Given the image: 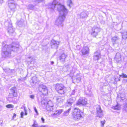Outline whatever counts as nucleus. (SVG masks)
I'll use <instances>...</instances> for the list:
<instances>
[{"label": "nucleus", "instance_id": "9d476101", "mask_svg": "<svg viewBox=\"0 0 127 127\" xmlns=\"http://www.w3.org/2000/svg\"><path fill=\"white\" fill-rule=\"evenodd\" d=\"M112 108L114 110H119L120 109V105L119 104L117 103L116 105L113 106Z\"/></svg>", "mask_w": 127, "mask_h": 127}, {"label": "nucleus", "instance_id": "39448f33", "mask_svg": "<svg viewBox=\"0 0 127 127\" xmlns=\"http://www.w3.org/2000/svg\"><path fill=\"white\" fill-rule=\"evenodd\" d=\"M89 48L87 47H84L81 50L82 55H85L89 53Z\"/></svg>", "mask_w": 127, "mask_h": 127}, {"label": "nucleus", "instance_id": "393cba45", "mask_svg": "<svg viewBox=\"0 0 127 127\" xmlns=\"http://www.w3.org/2000/svg\"><path fill=\"white\" fill-rule=\"evenodd\" d=\"M51 63L52 64H53L54 63V62H53V61L51 62Z\"/></svg>", "mask_w": 127, "mask_h": 127}, {"label": "nucleus", "instance_id": "f3484780", "mask_svg": "<svg viewBox=\"0 0 127 127\" xmlns=\"http://www.w3.org/2000/svg\"><path fill=\"white\" fill-rule=\"evenodd\" d=\"M67 2L68 3V5L70 6V5L72 4V2L71 0H68Z\"/></svg>", "mask_w": 127, "mask_h": 127}, {"label": "nucleus", "instance_id": "f257e3e1", "mask_svg": "<svg viewBox=\"0 0 127 127\" xmlns=\"http://www.w3.org/2000/svg\"><path fill=\"white\" fill-rule=\"evenodd\" d=\"M83 113L78 108L75 107L72 113V118L75 121L79 120L83 118Z\"/></svg>", "mask_w": 127, "mask_h": 127}, {"label": "nucleus", "instance_id": "aec40b11", "mask_svg": "<svg viewBox=\"0 0 127 127\" xmlns=\"http://www.w3.org/2000/svg\"><path fill=\"white\" fill-rule=\"evenodd\" d=\"M37 124L34 123L32 125L33 127H37Z\"/></svg>", "mask_w": 127, "mask_h": 127}, {"label": "nucleus", "instance_id": "412c9836", "mask_svg": "<svg viewBox=\"0 0 127 127\" xmlns=\"http://www.w3.org/2000/svg\"><path fill=\"white\" fill-rule=\"evenodd\" d=\"M34 110L35 112L37 114H38V112H37V110L36 109V108L35 107H34Z\"/></svg>", "mask_w": 127, "mask_h": 127}, {"label": "nucleus", "instance_id": "4be33fe9", "mask_svg": "<svg viewBox=\"0 0 127 127\" xmlns=\"http://www.w3.org/2000/svg\"><path fill=\"white\" fill-rule=\"evenodd\" d=\"M34 95H31L30 96V97L32 99L34 98Z\"/></svg>", "mask_w": 127, "mask_h": 127}, {"label": "nucleus", "instance_id": "20e7f679", "mask_svg": "<svg viewBox=\"0 0 127 127\" xmlns=\"http://www.w3.org/2000/svg\"><path fill=\"white\" fill-rule=\"evenodd\" d=\"M96 112L97 114V116L100 118L103 115L102 111L101 110V107L98 106L96 108Z\"/></svg>", "mask_w": 127, "mask_h": 127}, {"label": "nucleus", "instance_id": "423d86ee", "mask_svg": "<svg viewBox=\"0 0 127 127\" xmlns=\"http://www.w3.org/2000/svg\"><path fill=\"white\" fill-rule=\"evenodd\" d=\"M63 109H60L56 110L55 111V113H54L53 114V115H59L61 114L63 112Z\"/></svg>", "mask_w": 127, "mask_h": 127}, {"label": "nucleus", "instance_id": "4468645a", "mask_svg": "<svg viewBox=\"0 0 127 127\" xmlns=\"http://www.w3.org/2000/svg\"><path fill=\"white\" fill-rule=\"evenodd\" d=\"M60 8L61 11H65L66 10V9L64 6L63 5H61L60 6Z\"/></svg>", "mask_w": 127, "mask_h": 127}, {"label": "nucleus", "instance_id": "5701e85b", "mask_svg": "<svg viewBox=\"0 0 127 127\" xmlns=\"http://www.w3.org/2000/svg\"><path fill=\"white\" fill-rule=\"evenodd\" d=\"M41 120L42 121V122L43 123H44V119L43 118V117L41 118Z\"/></svg>", "mask_w": 127, "mask_h": 127}, {"label": "nucleus", "instance_id": "ddd939ff", "mask_svg": "<svg viewBox=\"0 0 127 127\" xmlns=\"http://www.w3.org/2000/svg\"><path fill=\"white\" fill-rule=\"evenodd\" d=\"M119 76L120 77H121L123 78H127V75L124 73H122V74L120 75Z\"/></svg>", "mask_w": 127, "mask_h": 127}, {"label": "nucleus", "instance_id": "f8f14e48", "mask_svg": "<svg viewBox=\"0 0 127 127\" xmlns=\"http://www.w3.org/2000/svg\"><path fill=\"white\" fill-rule=\"evenodd\" d=\"M6 107L8 108H12L14 107V106L11 104H9L6 105Z\"/></svg>", "mask_w": 127, "mask_h": 127}, {"label": "nucleus", "instance_id": "7ed1b4c3", "mask_svg": "<svg viewBox=\"0 0 127 127\" xmlns=\"http://www.w3.org/2000/svg\"><path fill=\"white\" fill-rule=\"evenodd\" d=\"M87 103L86 99H79L76 103L75 105L79 106L80 105H85Z\"/></svg>", "mask_w": 127, "mask_h": 127}, {"label": "nucleus", "instance_id": "1a4fd4ad", "mask_svg": "<svg viewBox=\"0 0 127 127\" xmlns=\"http://www.w3.org/2000/svg\"><path fill=\"white\" fill-rule=\"evenodd\" d=\"M74 100L72 98H70L66 102V104L70 105H71L74 101Z\"/></svg>", "mask_w": 127, "mask_h": 127}, {"label": "nucleus", "instance_id": "b1692460", "mask_svg": "<svg viewBox=\"0 0 127 127\" xmlns=\"http://www.w3.org/2000/svg\"><path fill=\"white\" fill-rule=\"evenodd\" d=\"M38 2L42 1L43 0H36Z\"/></svg>", "mask_w": 127, "mask_h": 127}, {"label": "nucleus", "instance_id": "a878e982", "mask_svg": "<svg viewBox=\"0 0 127 127\" xmlns=\"http://www.w3.org/2000/svg\"><path fill=\"white\" fill-rule=\"evenodd\" d=\"M63 57V56H61V57H60V59H62V58H61V57Z\"/></svg>", "mask_w": 127, "mask_h": 127}, {"label": "nucleus", "instance_id": "a211bd4d", "mask_svg": "<svg viewBox=\"0 0 127 127\" xmlns=\"http://www.w3.org/2000/svg\"><path fill=\"white\" fill-rule=\"evenodd\" d=\"M105 120H104L103 121H101L100 122L101 125L102 127H103V126L104 125L105 123Z\"/></svg>", "mask_w": 127, "mask_h": 127}, {"label": "nucleus", "instance_id": "2eb2a0df", "mask_svg": "<svg viewBox=\"0 0 127 127\" xmlns=\"http://www.w3.org/2000/svg\"><path fill=\"white\" fill-rule=\"evenodd\" d=\"M57 44L56 42V41H53L51 42V46H53L54 45H56Z\"/></svg>", "mask_w": 127, "mask_h": 127}, {"label": "nucleus", "instance_id": "9b49d317", "mask_svg": "<svg viewBox=\"0 0 127 127\" xmlns=\"http://www.w3.org/2000/svg\"><path fill=\"white\" fill-rule=\"evenodd\" d=\"M71 110V108H69L66 111H64V113L63 115L64 116H66L68 115L69 113Z\"/></svg>", "mask_w": 127, "mask_h": 127}, {"label": "nucleus", "instance_id": "c85d7f7f", "mask_svg": "<svg viewBox=\"0 0 127 127\" xmlns=\"http://www.w3.org/2000/svg\"><path fill=\"white\" fill-rule=\"evenodd\" d=\"M126 81H127V80H126Z\"/></svg>", "mask_w": 127, "mask_h": 127}, {"label": "nucleus", "instance_id": "dca6fc26", "mask_svg": "<svg viewBox=\"0 0 127 127\" xmlns=\"http://www.w3.org/2000/svg\"><path fill=\"white\" fill-rule=\"evenodd\" d=\"M100 55V54H99V55H96L94 56V58L95 60H98L99 59V56Z\"/></svg>", "mask_w": 127, "mask_h": 127}, {"label": "nucleus", "instance_id": "bb28decb", "mask_svg": "<svg viewBox=\"0 0 127 127\" xmlns=\"http://www.w3.org/2000/svg\"><path fill=\"white\" fill-rule=\"evenodd\" d=\"M120 79H118V81H120Z\"/></svg>", "mask_w": 127, "mask_h": 127}, {"label": "nucleus", "instance_id": "cd10ccee", "mask_svg": "<svg viewBox=\"0 0 127 127\" xmlns=\"http://www.w3.org/2000/svg\"><path fill=\"white\" fill-rule=\"evenodd\" d=\"M126 107L127 108V104L126 105Z\"/></svg>", "mask_w": 127, "mask_h": 127}, {"label": "nucleus", "instance_id": "0eeeda50", "mask_svg": "<svg viewBox=\"0 0 127 127\" xmlns=\"http://www.w3.org/2000/svg\"><path fill=\"white\" fill-rule=\"evenodd\" d=\"M11 94L13 97H16L17 96V93L12 88L11 89Z\"/></svg>", "mask_w": 127, "mask_h": 127}, {"label": "nucleus", "instance_id": "6ab92c4d", "mask_svg": "<svg viewBox=\"0 0 127 127\" xmlns=\"http://www.w3.org/2000/svg\"><path fill=\"white\" fill-rule=\"evenodd\" d=\"M16 114L14 113L13 114V115L12 117V119H13L15 118L16 117Z\"/></svg>", "mask_w": 127, "mask_h": 127}, {"label": "nucleus", "instance_id": "f03ea898", "mask_svg": "<svg viewBox=\"0 0 127 127\" xmlns=\"http://www.w3.org/2000/svg\"><path fill=\"white\" fill-rule=\"evenodd\" d=\"M55 89L59 94H62L65 93L64 87L62 84H57L55 85Z\"/></svg>", "mask_w": 127, "mask_h": 127}, {"label": "nucleus", "instance_id": "6e6552de", "mask_svg": "<svg viewBox=\"0 0 127 127\" xmlns=\"http://www.w3.org/2000/svg\"><path fill=\"white\" fill-rule=\"evenodd\" d=\"M25 111V113L24 112L22 111L20 113V117L21 118H23L24 115H27L28 113L27 110L25 109V108L24 109Z\"/></svg>", "mask_w": 127, "mask_h": 127}]
</instances>
